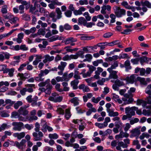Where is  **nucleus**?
I'll use <instances>...</instances> for the list:
<instances>
[{"mask_svg":"<svg viewBox=\"0 0 151 151\" xmlns=\"http://www.w3.org/2000/svg\"><path fill=\"white\" fill-rule=\"evenodd\" d=\"M40 127L39 123L37 122L35 124V131L36 132H34L32 133V135L33 137V140L35 141H40L42 140V137L43 136V134L42 132L40 131Z\"/></svg>","mask_w":151,"mask_h":151,"instance_id":"f257e3e1","label":"nucleus"},{"mask_svg":"<svg viewBox=\"0 0 151 151\" xmlns=\"http://www.w3.org/2000/svg\"><path fill=\"white\" fill-rule=\"evenodd\" d=\"M114 9V12L117 17H121L126 14V10L124 9L117 6H115Z\"/></svg>","mask_w":151,"mask_h":151,"instance_id":"f03ea898","label":"nucleus"},{"mask_svg":"<svg viewBox=\"0 0 151 151\" xmlns=\"http://www.w3.org/2000/svg\"><path fill=\"white\" fill-rule=\"evenodd\" d=\"M12 125L14 126L13 128V130L20 131L24 126V124L22 122H14L12 123Z\"/></svg>","mask_w":151,"mask_h":151,"instance_id":"7ed1b4c3","label":"nucleus"},{"mask_svg":"<svg viewBox=\"0 0 151 151\" xmlns=\"http://www.w3.org/2000/svg\"><path fill=\"white\" fill-rule=\"evenodd\" d=\"M52 88V86H40L39 89L42 92H45L47 94H50L51 93L50 90Z\"/></svg>","mask_w":151,"mask_h":151,"instance_id":"20e7f679","label":"nucleus"},{"mask_svg":"<svg viewBox=\"0 0 151 151\" xmlns=\"http://www.w3.org/2000/svg\"><path fill=\"white\" fill-rule=\"evenodd\" d=\"M136 107L133 106L131 107H127L125 109V112L126 114H129L132 117L135 115V111Z\"/></svg>","mask_w":151,"mask_h":151,"instance_id":"39448f33","label":"nucleus"},{"mask_svg":"<svg viewBox=\"0 0 151 151\" xmlns=\"http://www.w3.org/2000/svg\"><path fill=\"white\" fill-rule=\"evenodd\" d=\"M26 141L24 139H22L20 143L17 141L15 142L14 145L18 148L23 150L26 147Z\"/></svg>","mask_w":151,"mask_h":151,"instance_id":"423d86ee","label":"nucleus"},{"mask_svg":"<svg viewBox=\"0 0 151 151\" xmlns=\"http://www.w3.org/2000/svg\"><path fill=\"white\" fill-rule=\"evenodd\" d=\"M124 80H126L127 84H132L136 81L135 75L132 74L129 77H127Z\"/></svg>","mask_w":151,"mask_h":151,"instance_id":"0eeeda50","label":"nucleus"},{"mask_svg":"<svg viewBox=\"0 0 151 151\" xmlns=\"http://www.w3.org/2000/svg\"><path fill=\"white\" fill-rule=\"evenodd\" d=\"M130 133H131V137L138 136L141 133L140 127L132 129L130 131Z\"/></svg>","mask_w":151,"mask_h":151,"instance_id":"6e6552de","label":"nucleus"},{"mask_svg":"<svg viewBox=\"0 0 151 151\" xmlns=\"http://www.w3.org/2000/svg\"><path fill=\"white\" fill-rule=\"evenodd\" d=\"M10 56V55L7 52H1L0 54V61H3L5 59H9Z\"/></svg>","mask_w":151,"mask_h":151,"instance_id":"1a4fd4ad","label":"nucleus"},{"mask_svg":"<svg viewBox=\"0 0 151 151\" xmlns=\"http://www.w3.org/2000/svg\"><path fill=\"white\" fill-rule=\"evenodd\" d=\"M63 78L60 76L56 77L55 78H53L52 79L51 82L52 85H60L59 84H57V83L60 82H63Z\"/></svg>","mask_w":151,"mask_h":151,"instance_id":"9d476101","label":"nucleus"},{"mask_svg":"<svg viewBox=\"0 0 151 151\" xmlns=\"http://www.w3.org/2000/svg\"><path fill=\"white\" fill-rule=\"evenodd\" d=\"M20 115H22L23 116H26L28 113V111L26 108L23 107H21L18 110Z\"/></svg>","mask_w":151,"mask_h":151,"instance_id":"9b49d317","label":"nucleus"},{"mask_svg":"<svg viewBox=\"0 0 151 151\" xmlns=\"http://www.w3.org/2000/svg\"><path fill=\"white\" fill-rule=\"evenodd\" d=\"M40 124L41 126H42V128L41 129V130L43 132H46L47 131V125L46 121L42 119L41 120V123Z\"/></svg>","mask_w":151,"mask_h":151,"instance_id":"f8f14e48","label":"nucleus"},{"mask_svg":"<svg viewBox=\"0 0 151 151\" xmlns=\"http://www.w3.org/2000/svg\"><path fill=\"white\" fill-rule=\"evenodd\" d=\"M44 59L43 60V62L45 63L48 62H51L54 59L53 56H50L48 55H46L44 56Z\"/></svg>","mask_w":151,"mask_h":151,"instance_id":"ddd939ff","label":"nucleus"},{"mask_svg":"<svg viewBox=\"0 0 151 151\" xmlns=\"http://www.w3.org/2000/svg\"><path fill=\"white\" fill-rule=\"evenodd\" d=\"M63 37L59 36L58 35H55L48 38L47 39V41L50 42H52L57 40H62Z\"/></svg>","mask_w":151,"mask_h":151,"instance_id":"4468645a","label":"nucleus"},{"mask_svg":"<svg viewBox=\"0 0 151 151\" xmlns=\"http://www.w3.org/2000/svg\"><path fill=\"white\" fill-rule=\"evenodd\" d=\"M121 147H122L123 148H127L128 147V145L124 144L123 142L121 141L118 142V146L116 147V148L117 150L119 151H123L122 150Z\"/></svg>","mask_w":151,"mask_h":151,"instance_id":"2eb2a0df","label":"nucleus"},{"mask_svg":"<svg viewBox=\"0 0 151 151\" xmlns=\"http://www.w3.org/2000/svg\"><path fill=\"white\" fill-rule=\"evenodd\" d=\"M86 9L83 6L80 7L79 9L77 10H75L73 11V13L75 15H81L82 14V12L85 11Z\"/></svg>","mask_w":151,"mask_h":151,"instance_id":"dca6fc26","label":"nucleus"},{"mask_svg":"<svg viewBox=\"0 0 151 151\" xmlns=\"http://www.w3.org/2000/svg\"><path fill=\"white\" fill-rule=\"evenodd\" d=\"M25 135V133L24 132H22L20 133H15L13 134V136L15 137H17L19 139H20L24 137Z\"/></svg>","mask_w":151,"mask_h":151,"instance_id":"f3484780","label":"nucleus"},{"mask_svg":"<svg viewBox=\"0 0 151 151\" xmlns=\"http://www.w3.org/2000/svg\"><path fill=\"white\" fill-rule=\"evenodd\" d=\"M15 69L14 68L9 69L7 68L4 70V73H8L9 76L10 77H12L14 75V73Z\"/></svg>","mask_w":151,"mask_h":151,"instance_id":"a211bd4d","label":"nucleus"},{"mask_svg":"<svg viewBox=\"0 0 151 151\" xmlns=\"http://www.w3.org/2000/svg\"><path fill=\"white\" fill-rule=\"evenodd\" d=\"M110 73L109 78H113L114 79H117L118 76L117 75V71L112 70H110V71H108Z\"/></svg>","mask_w":151,"mask_h":151,"instance_id":"6ab92c4d","label":"nucleus"},{"mask_svg":"<svg viewBox=\"0 0 151 151\" xmlns=\"http://www.w3.org/2000/svg\"><path fill=\"white\" fill-rule=\"evenodd\" d=\"M55 88L56 90L60 92H62L63 91H67L69 90V88L67 86L60 87V86H55Z\"/></svg>","mask_w":151,"mask_h":151,"instance_id":"aec40b11","label":"nucleus"},{"mask_svg":"<svg viewBox=\"0 0 151 151\" xmlns=\"http://www.w3.org/2000/svg\"><path fill=\"white\" fill-rule=\"evenodd\" d=\"M67 65V63L65 62L61 61L58 65V68L60 70H64Z\"/></svg>","mask_w":151,"mask_h":151,"instance_id":"412c9836","label":"nucleus"},{"mask_svg":"<svg viewBox=\"0 0 151 151\" xmlns=\"http://www.w3.org/2000/svg\"><path fill=\"white\" fill-rule=\"evenodd\" d=\"M77 41L76 39H74L72 37H70L66 39L64 41V42L65 44L67 45L72 42H76Z\"/></svg>","mask_w":151,"mask_h":151,"instance_id":"4be33fe9","label":"nucleus"},{"mask_svg":"<svg viewBox=\"0 0 151 151\" xmlns=\"http://www.w3.org/2000/svg\"><path fill=\"white\" fill-rule=\"evenodd\" d=\"M24 36L23 33L19 34L17 35V38H16V41L18 43H21L22 42V39L23 38Z\"/></svg>","mask_w":151,"mask_h":151,"instance_id":"5701e85b","label":"nucleus"},{"mask_svg":"<svg viewBox=\"0 0 151 151\" xmlns=\"http://www.w3.org/2000/svg\"><path fill=\"white\" fill-rule=\"evenodd\" d=\"M86 21L84 18L81 17L78 18V24L79 25H83L84 26L85 25Z\"/></svg>","mask_w":151,"mask_h":151,"instance_id":"b1692460","label":"nucleus"},{"mask_svg":"<svg viewBox=\"0 0 151 151\" xmlns=\"http://www.w3.org/2000/svg\"><path fill=\"white\" fill-rule=\"evenodd\" d=\"M49 100L55 102H60L62 101L63 97L62 96H59L56 98L49 97Z\"/></svg>","mask_w":151,"mask_h":151,"instance_id":"393cba45","label":"nucleus"},{"mask_svg":"<svg viewBox=\"0 0 151 151\" xmlns=\"http://www.w3.org/2000/svg\"><path fill=\"white\" fill-rule=\"evenodd\" d=\"M79 99L78 98L75 97L72 98L70 100V102L73 103L75 106H77L79 104Z\"/></svg>","mask_w":151,"mask_h":151,"instance_id":"a878e982","label":"nucleus"},{"mask_svg":"<svg viewBox=\"0 0 151 151\" xmlns=\"http://www.w3.org/2000/svg\"><path fill=\"white\" fill-rule=\"evenodd\" d=\"M55 12L57 14V19H59L61 18L62 17V13L60 9L58 7L56 8L55 9Z\"/></svg>","mask_w":151,"mask_h":151,"instance_id":"bb28decb","label":"nucleus"},{"mask_svg":"<svg viewBox=\"0 0 151 151\" xmlns=\"http://www.w3.org/2000/svg\"><path fill=\"white\" fill-rule=\"evenodd\" d=\"M66 107L65 105L62 106L60 107H58L57 110V112L58 114H64V111L63 109Z\"/></svg>","mask_w":151,"mask_h":151,"instance_id":"cd10ccee","label":"nucleus"},{"mask_svg":"<svg viewBox=\"0 0 151 151\" xmlns=\"http://www.w3.org/2000/svg\"><path fill=\"white\" fill-rule=\"evenodd\" d=\"M107 112L109 113V115L110 116H117L119 115V113L117 112H114L111 109H109Z\"/></svg>","mask_w":151,"mask_h":151,"instance_id":"c85d7f7f","label":"nucleus"},{"mask_svg":"<svg viewBox=\"0 0 151 151\" xmlns=\"http://www.w3.org/2000/svg\"><path fill=\"white\" fill-rule=\"evenodd\" d=\"M150 137H151V135L148 133H143L140 136L139 138L141 140H142L144 139L145 138L147 139Z\"/></svg>","mask_w":151,"mask_h":151,"instance_id":"c756f323","label":"nucleus"},{"mask_svg":"<svg viewBox=\"0 0 151 151\" xmlns=\"http://www.w3.org/2000/svg\"><path fill=\"white\" fill-rule=\"evenodd\" d=\"M122 100L124 102L125 104H129L132 103L133 101V99L132 98H122Z\"/></svg>","mask_w":151,"mask_h":151,"instance_id":"7c9ffc66","label":"nucleus"},{"mask_svg":"<svg viewBox=\"0 0 151 151\" xmlns=\"http://www.w3.org/2000/svg\"><path fill=\"white\" fill-rule=\"evenodd\" d=\"M94 38V37L93 36H88L85 35L82 36L80 37L81 39L83 40H90Z\"/></svg>","mask_w":151,"mask_h":151,"instance_id":"2f4dec72","label":"nucleus"},{"mask_svg":"<svg viewBox=\"0 0 151 151\" xmlns=\"http://www.w3.org/2000/svg\"><path fill=\"white\" fill-rule=\"evenodd\" d=\"M8 6L5 5L2 6L1 9V12L2 14H6L8 13Z\"/></svg>","mask_w":151,"mask_h":151,"instance_id":"473e14b6","label":"nucleus"},{"mask_svg":"<svg viewBox=\"0 0 151 151\" xmlns=\"http://www.w3.org/2000/svg\"><path fill=\"white\" fill-rule=\"evenodd\" d=\"M86 58L83 60V62L88 61L90 62L92 58V55L89 54H86L85 56Z\"/></svg>","mask_w":151,"mask_h":151,"instance_id":"72a5a7b5","label":"nucleus"},{"mask_svg":"<svg viewBox=\"0 0 151 151\" xmlns=\"http://www.w3.org/2000/svg\"><path fill=\"white\" fill-rule=\"evenodd\" d=\"M78 88L80 89H82L83 92H87L90 91L89 88L86 86H79Z\"/></svg>","mask_w":151,"mask_h":151,"instance_id":"f704fd0d","label":"nucleus"},{"mask_svg":"<svg viewBox=\"0 0 151 151\" xmlns=\"http://www.w3.org/2000/svg\"><path fill=\"white\" fill-rule=\"evenodd\" d=\"M136 81H139L140 82L141 84L145 85V79L144 78H142L139 76H138L136 78Z\"/></svg>","mask_w":151,"mask_h":151,"instance_id":"c9c22d12","label":"nucleus"},{"mask_svg":"<svg viewBox=\"0 0 151 151\" xmlns=\"http://www.w3.org/2000/svg\"><path fill=\"white\" fill-rule=\"evenodd\" d=\"M24 6H25V9H28L30 5V2H27V1H25L22 0V5Z\"/></svg>","mask_w":151,"mask_h":151,"instance_id":"e433bc0d","label":"nucleus"},{"mask_svg":"<svg viewBox=\"0 0 151 151\" xmlns=\"http://www.w3.org/2000/svg\"><path fill=\"white\" fill-rule=\"evenodd\" d=\"M118 65V62L116 61L114 62V64L111 65L110 68H109L107 69V70L108 71H110V70H112V69H115L116 67H117Z\"/></svg>","mask_w":151,"mask_h":151,"instance_id":"4c0bfd02","label":"nucleus"},{"mask_svg":"<svg viewBox=\"0 0 151 151\" xmlns=\"http://www.w3.org/2000/svg\"><path fill=\"white\" fill-rule=\"evenodd\" d=\"M111 82L113 83H114L115 85H123L124 84V83L122 81V80H119V79H117L115 81L114 80H111Z\"/></svg>","mask_w":151,"mask_h":151,"instance_id":"58836bf2","label":"nucleus"},{"mask_svg":"<svg viewBox=\"0 0 151 151\" xmlns=\"http://www.w3.org/2000/svg\"><path fill=\"white\" fill-rule=\"evenodd\" d=\"M22 19L25 21H29L30 19V16L27 14L23 13L22 15Z\"/></svg>","mask_w":151,"mask_h":151,"instance_id":"ea45409f","label":"nucleus"},{"mask_svg":"<svg viewBox=\"0 0 151 151\" xmlns=\"http://www.w3.org/2000/svg\"><path fill=\"white\" fill-rule=\"evenodd\" d=\"M74 78L75 79H81V77L79 75V72L77 70H74Z\"/></svg>","mask_w":151,"mask_h":151,"instance_id":"a19ab883","label":"nucleus"},{"mask_svg":"<svg viewBox=\"0 0 151 151\" xmlns=\"http://www.w3.org/2000/svg\"><path fill=\"white\" fill-rule=\"evenodd\" d=\"M29 63L27 62V63H24L20 65L19 68L18 69V70L19 71H21L24 70V68L27 65L29 64Z\"/></svg>","mask_w":151,"mask_h":151,"instance_id":"79ce46f5","label":"nucleus"},{"mask_svg":"<svg viewBox=\"0 0 151 151\" xmlns=\"http://www.w3.org/2000/svg\"><path fill=\"white\" fill-rule=\"evenodd\" d=\"M49 137L51 139H56L58 138V135L56 133L50 134L48 135Z\"/></svg>","mask_w":151,"mask_h":151,"instance_id":"37998d69","label":"nucleus"},{"mask_svg":"<svg viewBox=\"0 0 151 151\" xmlns=\"http://www.w3.org/2000/svg\"><path fill=\"white\" fill-rule=\"evenodd\" d=\"M95 124L96 126H97L99 128L101 129L107 126L106 124H105L104 122L103 123H96Z\"/></svg>","mask_w":151,"mask_h":151,"instance_id":"c03bdc74","label":"nucleus"},{"mask_svg":"<svg viewBox=\"0 0 151 151\" xmlns=\"http://www.w3.org/2000/svg\"><path fill=\"white\" fill-rule=\"evenodd\" d=\"M63 78V81H69V79L68 76V73L67 72H65L62 77Z\"/></svg>","mask_w":151,"mask_h":151,"instance_id":"a18cd8bd","label":"nucleus"},{"mask_svg":"<svg viewBox=\"0 0 151 151\" xmlns=\"http://www.w3.org/2000/svg\"><path fill=\"white\" fill-rule=\"evenodd\" d=\"M103 63V60L102 59L98 60L92 62L93 65L95 66H97L99 63Z\"/></svg>","mask_w":151,"mask_h":151,"instance_id":"49530a36","label":"nucleus"},{"mask_svg":"<svg viewBox=\"0 0 151 151\" xmlns=\"http://www.w3.org/2000/svg\"><path fill=\"white\" fill-rule=\"evenodd\" d=\"M19 19L17 17H14L10 20V22L11 24H15L17 21H19Z\"/></svg>","mask_w":151,"mask_h":151,"instance_id":"de8ad7c7","label":"nucleus"},{"mask_svg":"<svg viewBox=\"0 0 151 151\" xmlns=\"http://www.w3.org/2000/svg\"><path fill=\"white\" fill-rule=\"evenodd\" d=\"M70 116L71 114L70 110L68 109H66L65 114V118L67 120H68L70 117Z\"/></svg>","mask_w":151,"mask_h":151,"instance_id":"09e8293b","label":"nucleus"},{"mask_svg":"<svg viewBox=\"0 0 151 151\" xmlns=\"http://www.w3.org/2000/svg\"><path fill=\"white\" fill-rule=\"evenodd\" d=\"M24 6L22 5H20L19 6V12L20 14H23L24 12Z\"/></svg>","mask_w":151,"mask_h":151,"instance_id":"8fccbe9b","label":"nucleus"},{"mask_svg":"<svg viewBox=\"0 0 151 151\" xmlns=\"http://www.w3.org/2000/svg\"><path fill=\"white\" fill-rule=\"evenodd\" d=\"M151 114V111L150 110H146V109H144L142 111V114L145 116L147 115L149 116Z\"/></svg>","mask_w":151,"mask_h":151,"instance_id":"3c124183","label":"nucleus"},{"mask_svg":"<svg viewBox=\"0 0 151 151\" xmlns=\"http://www.w3.org/2000/svg\"><path fill=\"white\" fill-rule=\"evenodd\" d=\"M83 16L85 17L86 20L87 21H90L91 20V17L89 16L88 12H85L83 14Z\"/></svg>","mask_w":151,"mask_h":151,"instance_id":"603ef678","label":"nucleus"},{"mask_svg":"<svg viewBox=\"0 0 151 151\" xmlns=\"http://www.w3.org/2000/svg\"><path fill=\"white\" fill-rule=\"evenodd\" d=\"M124 133L122 131L120 132L119 134L115 136V138L116 139H118L119 138L124 137Z\"/></svg>","mask_w":151,"mask_h":151,"instance_id":"864d4df0","label":"nucleus"},{"mask_svg":"<svg viewBox=\"0 0 151 151\" xmlns=\"http://www.w3.org/2000/svg\"><path fill=\"white\" fill-rule=\"evenodd\" d=\"M110 17L111 18V20H110V23H113L115 22L116 21V16L114 14H111L110 15Z\"/></svg>","mask_w":151,"mask_h":151,"instance_id":"5fc2aeb1","label":"nucleus"},{"mask_svg":"<svg viewBox=\"0 0 151 151\" xmlns=\"http://www.w3.org/2000/svg\"><path fill=\"white\" fill-rule=\"evenodd\" d=\"M101 98L100 97H98L96 99L95 97H93L91 99V101L92 102L95 103H98V102L101 100Z\"/></svg>","mask_w":151,"mask_h":151,"instance_id":"6e6d98bb","label":"nucleus"},{"mask_svg":"<svg viewBox=\"0 0 151 151\" xmlns=\"http://www.w3.org/2000/svg\"><path fill=\"white\" fill-rule=\"evenodd\" d=\"M124 65L127 69H130L131 68V66H130V63L129 60H127L125 62Z\"/></svg>","mask_w":151,"mask_h":151,"instance_id":"4d7b16f0","label":"nucleus"},{"mask_svg":"<svg viewBox=\"0 0 151 151\" xmlns=\"http://www.w3.org/2000/svg\"><path fill=\"white\" fill-rule=\"evenodd\" d=\"M128 57V55L126 53H121L119 55V59H125Z\"/></svg>","mask_w":151,"mask_h":151,"instance_id":"13d9d810","label":"nucleus"},{"mask_svg":"<svg viewBox=\"0 0 151 151\" xmlns=\"http://www.w3.org/2000/svg\"><path fill=\"white\" fill-rule=\"evenodd\" d=\"M49 16L50 17L52 18V21L53 22H56L57 20V18H55V12H52L50 13L49 14Z\"/></svg>","mask_w":151,"mask_h":151,"instance_id":"bf43d9fd","label":"nucleus"},{"mask_svg":"<svg viewBox=\"0 0 151 151\" xmlns=\"http://www.w3.org/2000/svg\"><path fill=\"white\" fill-rule=\"evenodd\" d=\"M23 103L21 101H18L16 103L14 104V107L15 109H17L19 107L22 106Z\"/></svg>","mask_w":151,"mask_h":151,"instance_id":"052dcab7","label":"nucleus"},{"mask_svg":"<svg viewBox=\"0 0 151 151\" xmlns=\"http://www.w3.org/2000/svg\"><path fill=\"white\" fill-rule=\"evenodd\" d=\"M113 35V33L111 32H107L104 34L103 35V37L105 38H109L112 36Z\"/></svg>","mask_w":151,"mask_h":151,"instance_id":"680f3d73","label":"nucleus"},{"mask_svg":"<svg viewBox=\"0 0 151 151\" xmlns=\"http://www.w3.org/2000/svg\"><path fill=\"white\" fill-rule=\"evenodd\" d=\"M143 4V5H145L148 8H151V3H150L148 1H144Z\"/></svg>","mask_w":151,"mask_h":151,"instance_id":"e2e57ef3","label":"nucleus"},{"mask_svg":"<svg viewBox=\"0 0 151 151\" xmlns=\"http://www.w3.org/2000/svg\"><path fill=\"white\" fill-rule=\"evenodd\" d=\"M150 90H151V86H148L146 89L145 92L146 93L148 94L149 96H151V91H150Z\"/></svg>","mask_w":151,"mask_h":151,"instance_id":"0e129e2a","label":"nucleus"},{"mask_svg":"<svg viewBox=\"0 0 151 151\" xmlns=\"http://www.w3.org/2000/svg\"><path fill=\"white\" fill-rule=\"evenodd\" d=\"M121 4L127 9H130L129 8L130 6L129 5L127 1H124L122 2L121 3Z\"/></svg>","mask_w":151,"mask_h":151,"instance_id":"69168bd1","label":"nucleus"},{"mask_svg":"<svg viewBox=\"0 0 151 151\" xmlns=\"http://www.w3.org/2000/svg\"><path fill=\"white\" fill-rule=\"evenodd\" d=\"M2 16L5 19H9L11 17L13 16L11 14L8 13L7 14H2Z\"/></svg>","mask_w":151,"mask_h":151,"instance_id":"338daca9","label":"nucleus"},{"mask_svg":"<svg viewBox=\"0 0 151 151\" xmlns=\"http://www.w3.org/2000/svg\"><path fill=\"white\" fill-rule=\"evenodd\" d=\"M88 67H89V70L88 71L90 72L91 74L94 71L96 70V68L93 65H90Z\"/></svg>","mask_w":151,"mask_h":151,"instance_id":"774afa93","label":"nucleus"}]
</instances>
